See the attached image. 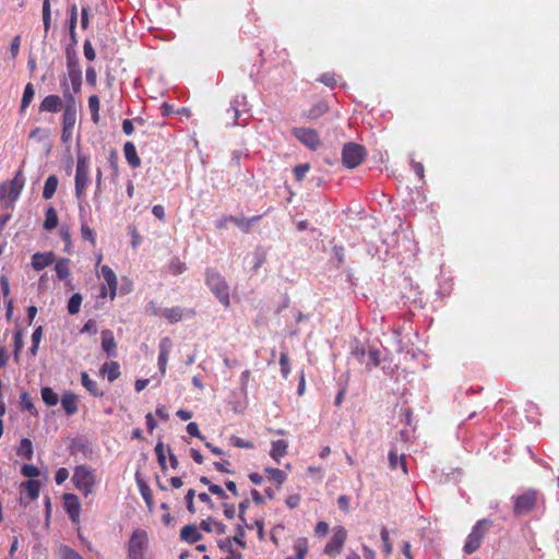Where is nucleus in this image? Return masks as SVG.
Masks as SVG:
<instances>
[{
  "label": "nucleus",
  "mask_w": 559,
  "mask_h": 559,
  "mask_svg": "<svg viewBox=\"0 0 559 559\" xmlns=\"http://www.w3.org/2000/svg\"><path fill=\"white\" fill-rule=\"evenodd\" d=\"M347 530L344 526H334L332 528V536L323 548V554L330 558L341 555L347 540Z\"/></svg>",
  "instance_id": "nucleus-6"
},
{
  "label": "nucleus",
  "mask_w": 559,
  "mask_h": 559,
  "mask_svg": "<svg viewBox=\"0 0 559 559\" xmlns=\"http://www.w3.org/2000/svg\"><path fill=\"white\" fill-rule=\"evenodd\" d=\"M58 222L59 218L56 209L53 206H49L45 213L44 228L46 230H51L58 226Z\"/></svg>",
  "instance_id": "nucleus-29"
},
{
  "label": "nucleus",
  "mask_w": 559,
  "mask_h": 559,
  "mask_svg": "<svg viewBox=\"0 0 559 559\" xmlns=\"http://www.w3.org/2000/svg\"><path fill=\"white\" fill-rule=\"evenodd\" d=\"M67 68H68V72L71 71V70H73V71H81V68L79 66V62H78V59H76L74 52L72 55L68 53V56H67Z\"/></svg>",
  "instance_id": "nucleus-59"
},
{
  "label": "nucleus",
  "mask_w": 559,
  "mask_h": 559,
  "mask_svg": "<svg viewBox=\"0 0 559 559\" xmlns=\"http://www.w3.org/2000/svg\"><path fill=\"white\" fill-rule=\"evenodd\" d=\"M61 559H83V557L73 548L68 545H62L59 548Z\"/></svg>",
  "instance_id": "nucleus-44"
},
{
  "label": "nucleus",
  "mask_w": 559,
  "mask_h": 559,
  "mask_svg": "<svg viewBox=\"0 0 559 559\" xmlns=\"http://www.w3.org/2000/svg\"><path fill=\"white\" fill-rule=\"evenodd\" d=\"M20 47H21V36L16 35L12 38L10 44V53L11 59H15L20 53Z\"/></svg>",
  "instance_id": "nucleus-54"
},
{
  "label": "nucleus",
  "mask_w": 559,
  "mask_h": 559,
  "mask_svg": "<svg viewBox=\"0 0 559 559\" xmlns=\"http://www.w3.org/2000/svg\"><path fill=\"white\" fill-rule=\"evenodd\" d=\"M330 531V525L325 521H319L314 527V535L318 538H324Z\"/></svg>",
  "instance_id": "nucleus-51"
},
{
  "label": "nucleus",
  "mask_w": 559,
  "mask_h": 559,
  "mask_svg": "<svg viewBox=\"0 0 559 559\" xmlns=\"http://www.w3.org/2000/svg\"><path fill=\"white\" fill-rule=\"evenodd\" d=\"M88 185V157L85 155H79L74 177L75 198L78 201L82 202L84 200L85 190Z\"/></svg>",
  "instance_id": "nucleus-3"
},
{
  "label": "nucleus",
  "mask_w": 559,
  "mask_h": 559,
  "mask_svg": "<svg viewBox=\"0 0 559 559\" xmlns=\"http://www.w3.org/2000/svg\"><path fill=\"white\" fill-rule=\"evenodd\" d=\"M205 283L219 302L228 308L230 306V294L225 277L215 269H206Z\"/></svg>",
  "instance_id": "nucleus-1"
},
{
  "label": "nucleus",
  "mask_w": 559,
  "mask_h": 559,
  "mask_svg": "<svg viewBox=\"0 0 559 559\" xmlns=\"http://www.w3.org/2000/svg\"><path fill=\"white\" fill-rule=\"evenodd\" d=\"M82 296L79 293L73 294L68 301V312L76 314L80 311Z\"/></svg>",
  "instance_id": "nucleus-42"
},
{
  "label": "nucleus",
  "mask_w": 559,
  "mask_h": 559,
  "mask_svg": "<svg viewBox=\"0 0 559 559\" xmlns=\"http://www.w3.org/2000/svg\"><path fill=\"white\" fill-rule=\"evenodd\" d=\"M102 348L108 357L117 356V343L115 341L112 331H110V330L102 331Z\"/></svg>",
  "instance_id": "nucleus-17"
},
{
  "label": "nucleus",
  "mask_w": 559,
  "mask_h": 559,
  "mask_svg": "<svg viewBox=\"0 0 559 559\" xmlns=\"http://www.w3.org/2000/svg\"><path fill=\"white\" fill-rule=\"evenodd\" d=\"M214 523L215 521L213 520V518L210 516L206 520L201 521L200 528L203 530L204 532L211 533L214 531Z\"/></svg>",
  "instance_id": "nucleus-64"
},
{
  "label": "nucleus",
  "mask_w": 559,
  "mask_h": 559,
  "mask_svg": "<svg viewBox=\"0 0 559 559\" xmlns=\"http://www.w3.org/2000/svg\"><path fill=\"white\" fill-rule=\"evenodd\" d=\"M82 385L93 395V396H103V391L99 390V386L95 380H92L86 371L81 373Z\"/></svg>",
  "instance_id": "nucleus-25"
},
{
  "label": "nucleus",
  "mask_w": 559,
  "mask_h": 559,
  "mask_svg": "<svg viewBox=\"0 0 559 559\" xmlns=\"http://www.w3.org/2000/svg\"><path fill=\"white\" fill-rule=\"evenodd\" d=\"M141 495L147 506L148 509H152L153 507V497H152V492H151V489L148 486L146 485H143L141 487Z\"/></svg>",
  "instance_id": "nucleus-58"
},
{
  "label": "nucleus",
  "mask_w": 559,
  "mask_h": 559,
  "mask_svg": "<svg viewBox=\"0 0 559 559\" xmlns=\"http://www.w3.org/2000/svg\"><path fill=\"white\" fill-rule=\"evenodd\" d=\"M381 540H382V544H383V552L385 556H390L393 551V546H392V543L390 540V535H389V531L383 527L381 530Z\"/></svg>",
  "instance_id": "nucleus-45"
},
{
  "label": "nucleus",
  "mask_w": 559,
  "mask_h": 559,
  "mask_svg": "<svg viewBox=\"0 0 559 559\" xmlns=\"http://www.w3.org/2000/svg\"><path fill=\"white\" fill-rule=\"evenodd\" d=\"M366 157V148L357 143L349 142L343 146L342 150V162L343 165L353 169L358 167Z\"/></svg>",
  "instance_id": "nucleus-7"
},
{
  "label": "nucleus",
  "mask_w": 559,
  "mask_h": 559,
  "mask_svg": "<svg viewBox=\"0 0 559 559\" xmlns=\"http://www.w3.org/2000/svg\"><path fill=\"white\" fill-rule=\"evenodd\" d=\"M123 154H124V157H126L128 164L132 168H138L141 166V158L139 157V155L136 153V147L132 142L128 141L124 143Z\"/></svg>",
  "instance_id": "nucleus-20"
},
{
  "label": "nucleus",
  "mask_w": 559,
  "mask_h": 559,
  "mask_svg": "<svg viewBox=\"0 0 559 559\" xmlns=\"http://www.w3.org/2000/svg\"><path fill=\"white\" fill-rule=\"evenodd\" d=\"M63 506L71 521L78 524L80 522L81 514V502L79 497L75 493H64Z\"/></svg>",
  "instance_id": "nucleus-12"
},
{
  "label": "nucleus",
  "mask_w": 559,
  "mask_h": 559,
  "mask_svg": "<svg viewBox=\"0 0 559 559\" xmlns=\"http://www.w3.org/2000/svg\"><path fill=\"white\" fill-rule=\"evenodd\" d=\"M16 454L20 456H24L26 460H32L33 457V444L32 441L27 438H23L17 447Z\"/></svg>",
  "instance_id": "nucleus-32"
},
{
  "label": "nucleus",
  "mask_w": 559,
  "mask_h": 559,
  "mask_svg": "<svg viewBox=\"0 0 559 559\" xmlns=\"http://www.w3.org/2000/svg\"><path fill=\"white\" fill-rule=\"evenodd\" d=\"M300 500H301L300 496L297 493H294L286 498L285 503L289 509H295L299 506Z\"/></svg>",
  "instance_id": "nucleus-61"
},
{
  "label": "nucleus",
  "mask_w": 559,
  "mask_h": 559,
  "mask_svg": "<svg viewBox=\"0 0 559 559\" xmlns=\"http://www.w3.org/2000/svg\"><path fill=\"white\" fill-rule=\"evenodd\" d=\"M13 346H14V358L15 360L19 359L20 357V353L24 346V342H23V333L21 330H16L13 334Z\"/></svg>",
  "instance_id": "nucleus-43"
},
{
  "label": "nucleus",
  "mask_w": 559,
  "mask_h": 559,
  "mask_svg": "<svg viewBox=\"0 0 559 559\" xmlns=\"http://www.w3.org/2000/svg\"><path fill=\"white\" fill-rule=\"evenodd\" d=\"M230 443L239 449H254V443L252 441L242 439L240 437H231Z\"/></svg>",
  "instance_id": "nucleus-49"
},
{
  "label": "nucleus",
  "mask_w": 559,
  "mask_h": 559,
  "mask_svg": "<svg viewBox=\"0 0 559 559\" xmlns=\"http://www.w3.org/2000/svg\"><path fill=\"white\" fill-rule=\"evenodd\" d=\"M43 23H44V32L45 36L50 29L51 25V7L49 0L43 1Z\"/></svg>",
  "instance_id": "nucleus-37"
},
{
  "label": "nucleus",
  "mask_w": 559,
  "mask_h": 559,
  "mask_svg": "<svg viewBox=\"0 0 559 559\" xmlns=\"http://www.w3.org/2000/svg\"><path fill=\"white\" fill-rule=\"evenodd\" d=\"M264 472L270 475V479L275 481L278 487L286 480V474L282 469L275 467H265Z\"/></svg>",
  "instance_id": "nucleus-39"
},
{
  "label": "nucleus",
  "mask_w": 559,
  "mask_h": 559,
  "mask_svg": "<svg viewBox=\"0 0 559 559\" xmlns=\"http://www.w3.org/2000/svg\"><path fill=\"white\" fill-rule=\"evenodd\" d=\"M100 272H102V276L106 283V285L102 286L100 296L103 298L109 296L110 299L112 300V299H115V297L117 295V287H118V281H117L116 273L114 272V270L110 266H108L106 264L102 266Z\"/></svg>",
  "instance_id": "nucleus-11"
},
{
  "label": "nucleus",
  "mask_w": 559,
  "mask_h": 559,
  "mask_svg": "<svg viewBox=\"0 0 559 559\" xmlns=\"http://www.w3.org/2000/svg\"><path fill=\"white\" fill-rule=\"evenodd\" d=\"M179 536L182 542L188 544H195L203 538L199 528L194 524H187L182 526Z\"/></svg>",
  "instance_id": "nucleus-16"
},
{
  "label": "nucleus",
  "mask_w": 559,
  "mask_h": 559,
  "mask_svg": "<svg viewBox=\"0 0 559 559\" xmlns=\"http://www.w3.org/2000/svg\"><path fill=\"white\" fill-rule=\"evenodd\" d=\"M147 534L143 530L133 531L128 543V558L129 559H144V547L146 544Z\"/></svg>",
  "instance_id": "nucleus-8"
},
{
  "label": "nucleus",
  "mask_w": 559,
  "mask_h": 559,
  "mask_svg": "<svg viewBox=\"0 0 559 559\" xmlns=\"http://www.w3.org/2000/svg\"><path fill=\"white\" fill-rule=\"evenodd\" d=\"M80 221H81V227H80V230H81V236H82V239L85 240V241H88L93 247L96 246V231L94 228H92L85 218H83L82 216H80Z\"/></svg>",
  "instance_id": "nucleus-26"
},
{
  "label": "nucleus",
  "mask_w": 559,
  "mask_h": 559,
  "mask_svg": "<svg viewBox=\"0 0 559 559\" xmlns=\"http://www.w3.org/2000/svg\"><path fill=\"white\" fill-rule=\"evenodd\" d=\"M20 407L22 411H28L33 415H37L35 404L33 403L28 392H23L20 396Z\"/></svg>",
  "instance_id": "nucleus-36"
},
{
  "label": "nucleus",
  "mask_w": 559,
  "mask_h": 559,
  "mask_svg": "<svg viewBox=\"0 0 559 559\" xmlns=\"http://www.w3.org/2000/svg\"><path fill=\"white\" fill-rule=\"evenodd\" d=\"M59 179L56 175H50L45 181L43 189V198L49 200L53 197L57 191Z\"/></svg>",
  "instance_id": "nucleus-28"
},
{
  "label": "nucleus",
  "mask_w": 559,
  "mask_h": 559,
  "mask_svg": "<svg viewBox=\"0 0 559 559\" xmlns=\"http://www.w3.org/2000/svg\"><path fill=\"white\" fill-rule=\"evenodd\" d=\"M86 82L91 86H95L96 85L97 74H96V71L94 70V68H92V67H88L86 69Z\"/></svg>",
  "instance_id": "nucleus-62"
},
{
  "label": "nucleus",
  "mask_w": 559,
  "mask_h": 559,
  "mask_svg": "<svg viewBox=\"0 0 559 559\" xmlns=\"http://www.w3.org/2000/svg\"><path fill=\"white\" fill-rule=\"evenodd\" d=\"M389 465L392 471L397 469V467H401L403 473L407 474V463H406V456L404 454L397 455V453L394 450H391L389 452Z\"/></svg>",
  "instance_id": "nucleus-23"
},
{
  "label": "nucleus",
  "mask_w": 559,
  "mask_h": 559,
  "mask_svg": "<svg viewBox=\"0 0 559 559\" xmlns=\"http://www.w3.org/2000/svg\"><path fill=\"white\" fill-rule=\"evenodd\" d=\"M280 366L283 378L287 379L290 373L289 358L286 352L281 353Z\"/></svg>",
  "instance_id": "nucleus-48"
},
{
  "label": "nucleus",
  "mask_w": 559,
  "mask_h": 559,
  "mask_svg": "<svg viewBox=\"0 0 559 559\" xmlns=\"http://www.w3.org/2000/svg\"><path fill=\"white\" fill-rule=\"evenodd\" d=\"M72 481L78 490H80L85 497H88L96 484V476L94 471L86 465H78L74 468Z\"/></svg>",
  "instance_id": "nucleus-2"
},
{
  "label": "nucleus",
  "mask_w": 559,
  "mask_h": 559,
  "mask_svg": "<svg viewBox=\"0 0 559 559\" xmlns=\"http://www.w3.org/2000/svg\"><path fill=\"white\" fill-rule=\"evenodd\" d=\"M492 522L487 519L479 520L472 528V532L468 534L465 545L464 551L467 555H471L479 549L481 545V540L485 535L488 533Z\"/></svg>",
  "instance_id": "nucleus-4"
},
{
  "label": "nucleus",
  "mask_w": 559,
  "mask_h": 559,
  "mask_svg": "<svg viewBox=\"0 0 559 559\" xmlns=\"http://www.w3.org/2000/svg\"><path fill=\"white\" fill-rule=\"evenodd\" d=\"M329 109L325 102H318L310 109L304 112V117L309 120H317L322 117Z\"/></svg>",
  "instance_id": "nucleus-24"
},
{
  "label": "nucleus",
  "mask_w": 559,
  "mask_h": 559,
  "mask_svg": "<svg viewBox=\"0 0 559 559\" xmlns=\"http://www.w3.org/2000/svg\"><path fill=\"white\" fill-rule=\"evenodd\" d=\"M23 486L25 488V491H26L27 496L32 500H35V499L38 498L39 491H40V481L39 480L28 479L27 481H25L23 484Z\"/></svg>",
  "instance_id": "nucleus-33"
},
{
  "label": "nucleus",
  "mask_w": 559,
  "mask_h": 559,
  "mask_svg": "<svg viewBox=\"0 0 559 559\" xmlns=\"http://www.w3.org/2000/svg\"><path fill=\"white\" fill-rule=\"evenodd\" d=\"M5 183L9 186L10 202L13 203L19 199L24 188L25 179L23 176V169L20 168L14 178Z\"/></svg>",
  "instance_id": "nucleus-15"
},
{
  "label": "nucleus",
  "mask_w": 559,
  "mask_h": 559,
  "mask_svg": "<svg viewBox=\"0 0 559 559\" xmlns=\"http://www.w3.org/2000/svg\"><path fill=\"white\" fill-rule=\"evenodd\" d=\"M64 82H67L68 88L70 86L72 87V91H73L72 95L79 93L81 90V85H82V71L71 70V71L67 72V76L61 82L62 87H63Z\"/></svg>",
  "instance_id": "nucleus-21"
},
{
  "label": "nucleus",
  "mask_w": 559,
  "mask_h": 559,
  "mask_svg": "<svg viewBox=\"0 0 559 559\" xmlns=\"http://www.w3.org/2000/svg\"><path fill=\"white\" fill-rule=\"evenodd\" d=\"M236 534L231 537V540L239 545L241 548H246V531L242 524H238L236 527Z\"/></svg>",
  "instance_id": "nucleus-46"
},
{
  "label": "nucleus",
  "mask_w": 559,
  "mask_h": 559,
  "mask_svg": "<svg viewBox=\"0 0 559 559\" xmlns=\"http://www.w3.org/2000/svg\"><path fill=\"white\" fill-rule=\"evenodd\" d=\"M84 56L88 61H93L96 58V52L92 46V43L90 40L84 41L83 46Z\"/></svg>",
  "instance_id": "nucleus-57"
},
{
  "label": "nucleus",
  "mask_w": 559,
  "mask_h": 559,
  "mask_svg": "<svg viewBox=\"0 0 559 559\" xmlns=\"http://www.w3.org/2000/svg\"><path fill=\"white\" fill-rule=\"evenodd\" d=\"M296 559H306L308 554V542L306 538H299L294 546Z\"/></svg>",
  "instance_id": "nucleus-41"
},
{
  "label": "nucleus",
  "mask_w": 559,
  "mask_h": 559,
  "mask_svg": "<svg viewBox=\"0 0 559 559\" xmlns=\"http://www.w3.org/2000/svg\"><path fill=\"white\" fill-rule=\"evenodd\" d=\"M318 81L330 88H333L337 84V78L334 72L323 73Z\"/></svg>",
  "instance_id": "nucleus-47"
},
{
  "label": "nucleus",
  "mask_w": 559,
  "mask_h": 559,
  "mask_svg": "<svg viewBox=\"0 0 559 559\" xmlns=\"http://www.w3.org/2000/svg\"><path fill=\"white\" fill-rule=\"evenodd\" d=\"M62 108V99L60 96L51 94L46 96L40 105H39V111H46V112H58Z\"/></svg>",
  "instance_id": "nucleus-18"
},
{
  "label": "nucleus",
  "mask_w": 559,
  "mask_h": 559,
  "mask_svg": "<svg viewBox=\"0 0 559 559\" xmlns=\"http://www.w3.org/2000/svg\"><path fill=\"white\" fill-rule=\"evenodd\" d=\"M310 169V165L308 163L298 164L294 168V175L297 181H302L306 177L307 173Z\"/></svg>",
  "instance_id": "nucleus-50"
},
{
  "label": "nucleus",
  "mask_w": 559,
  "mask_h": 559,
  "mask_svg": "<svg viewBox=\"0 0 559 559\" xmlns=\"http://www.w3.org/2000/svg\"><path fill=\"white\" fill-rule=\"evenodd\" d=\"M53 260H55V255L52 252H45V253L37 252L32 258V266L36 271H41L45 267H47L48 265H50L53 262Z\"/></svg>",
  "instance_id": "nucleus-19"
},
{
  "label": "nucleus",
  "mask_w": 559,
  "mask_h": 559,
  "mask_svg": "<svg viewBox=\"0 0 559 559\" xmlns=\"http://www.w3.org/2000/svg\"><path fill=\"white\" fill-rule=\"evenodd\" d=\"M41 399L48 406H55L59 401L58 394L55 393L53 390L49 386L41 389Z\"/></svg>",
  "instance_id": "nucleus-38"
},
{
  "label": "nucleus",
  "mask_w": 559,
  "mask_h": 559,
  "mask_svg": "<svg viewBox=\"0 0 559 559\" xmlns=\"http://www.w3.org/2000/svg\"><path fill=\"white\" fill-rule=\"evenodd\" d=\"M187 432L192 436V437H195L202 441L205 440V437L201 433L200 429H199V425L194 421H191L187 425Z\"/></svg>",
  "instance_id": "nucleus-55"
},
{
  "label": "nucleus",
  "mask_w": 559,
  "mask_h": 559,
  "mask_svg": "<svg viewBox=\"0 0 559 559\" xmlns=\"http://www.w3.org/2000/svg\"><path fill=\"white\" fill-rule=\"evenodd\" d=\"M155 454L157 456V462H158V465L160 467V469L163 472H165L167 469V464H166V455H165V447H164V443L162 441H158L155 445Z\"/></svg>",
  "instance_id": "nucleus-40"
},
{
  "label": "nucleus",
  "mask_w": 559,
  "mask_h": 559,
  "mask_svg": "<svg viewBox=\"0 0 559 559\" xmlns=\"http://www.w3.org/2000/svg\"><path fill=\"white\" fill-rule=\"evenodd\" d=\"M539 493L535 489H527L514 498L513 513L522 516L535 510Z\"/></svg>",
  "instance_id": "nucleus-5"
},
{
  "label": "nucleus",
  "mask_w": 559,
  "mask_h": 559,
  "mask_svg": "<svg viewBox=\"0 0 559 559\" xmlns=\"http://www.w3.org/2000/svg\"><path fill=\"white\" fill-rule=\"evenodd\" d=\"M292 133L299 142L311 151H317L322 145L319 134L314 129L295 127L292 129Z\"/></svg>",
  "instance_id": "nucleus-9"
},
{
  "label": "nucleus",
  "mask_w": 559,
  "mask_h": 559,
  "mask_svg": "<svg viewBox=\"0 0 559 559\" xmlns=\"http://www.w3.org/2000/svg\"><path fill=\"white\" fill-rule=\"evenodd\" d=\"M63 95L67 99V104L63 106L62 126L74 129L78 110L74 96L68 93L67 82L63 83Z\"/></svg>",
  "instance_id": "nucleus-10"
},
{
  "label": "nucleus",
  "mask_w": 559,
  "mask_h": 559,
  "mask_svg": "<svg viewBox=\"0 0 559 559\" xmlns=\"http://www.w3.org/2000/svg\"><path fill=\"white\" fill-rule=\"evenodd\" d=\"M171 347H173V342L168 336L163 337L159 341V345H158L159 355H158L157 365H158V369L162 374L166 373L168 358H169Z\"/></svg>",
  "instance_id": "nucleus-14"
},
{
  "label": "nucleus",
  "mask_w": 559,
  "mask_h": 559,
  "mask_svg": "<svg viewBox=\"0 0 559 559\" xmlns=\"http://www.w3.org/2000/svg\"><path fill=\"white\" fill-rule=\"evenodd\" d=\"M34 95H35L34 85L32 83H27L24 88L22 100H21V108H20L21 111H24L29 106V104L32 103V100L34 98Z\"/></svg>",
  "instance_id": "nucleus-34"
},
{
  "label": "nucleus",
  "mask_w": 559,
  "mask_h": 559,
  "mask_svg": "<svg viewBox=\"0 0 559 559\" xmlns=\"http://www.w3.org/2000/svg\"><path fill=\"white\" fill-rule=\"evenodd\" d=\"M61 405L67 415H74L79 411L76 395L72 392L62 395Z\"/></svg>",
  "instance_id": "nucleus-22"
},
{
  "label": "nucleus",
  "mask_w": 559,
  "mask_h": 559,
  "mask_svg": "<svg viewBox=\"0 0 559 559\" xmlns=\"http://www.w3.org/2000/svg\"><path fill=\"white\" fill-rule=\"evenodd\" d=\"M380 355L381 352L377 348L370 349L368 353L370 365H368V369L371 367H378L380 365Z\"/></svg>",
  "instance_id": "nucleus-56"
},
{
  "label": "nucleus",
  "mask_w": 559,
  "mask_h": 559,
  "mask_svg": "<svg viewBox=\"0 0 559 559\" xmlns=\"http://www.w3.org/2000/svg\"><path fill=\"white\" fill-rule=\"evenodd\" d=\"M70 260L69 259H60L57 261L56 265H55V270H56V273H57V276L60 281H64L67 280L71 272H70Z\"/></svg>",
  "instance_id": "nucleus-30"
},
{
  "label": "nucleus",
  "mask_w": 559,
  "mask_h": 559,
  "mask_svg": "<svg viewBox=\"0 0 559 559\" xmlns=\"http://www.w3.org/2000/svg\"><path fill=\"white\" fill-rule=\"evenodd\" d=\"M194 497H195V490L190 488L188 491H187V495L185 497V500H186V504H187V510L191 513V514H194L195 513V507H194Z\"/></svg>",
  "instance_id": "nucleus-53"
},
{
  "label": "nucleus",
  "mask_w": 559,
  "mask_h": 559,
  "mask_svg": "<svg viewBox=\"0 0 559 559\" xmlns=\"http://www.w3.org/2000/svg\"><path fill=\"white\" fill-rule=\"evenodd\" d=\"M21 473L25 477L33 478L39 475V469L33 464H24L21 468Z\"/></svg>",
  "instance_id": "nucleus-52"
},
{
  "label": "nucleus",
  "mask_w": 559,
  "mask_h": 559,
  "mask_svg": "<svg viewBox=\"0 0 559 559\" xmlns=\"http://www.w3.org/2000/svg\"><path fill=\"white\" fill-rule=\"evenodd\" d=\"M102 370L104 372H107V377L110 382L115 381L120 377V367L119 364L116 361L105 364Z\"/></svg>",
  "instance_id": "nucleus-35"
},
{
  "label": "nucleus",
  "mask_w": 559,
  "mask_h": 559,
  "mask_svg": "<svg viewBox=\"0 0 559 559\" xmlns=\"http://www.w3.org/2000/svg\"><path fill=\"white\" fill-rule=\"evenodd\" d=\"M88 108L91 111L93 122L98 123L100 120V116H99L100 100L97 95L94 94L88 97Z\"/></svg>",
  "instance_id": "nucleus-31"
},
{
  "label": "nucleus",
  "mask_w": 559,
  "mask_h": 559,
  "mask_svg": "<svg viewBox=\"0 0 559 559\" xmlns=\"http://www.w3.org/2000/svg\"><path fill=\"white\" fill-rule=\"evenodd\" d=\"M69 477V471L66 467H60L55 474V480L58 485L64 483Z\"/></svg>",
  "instance_id": "nucleus-60"
},
{
  "label": "nucleus",
  "mask_w": 559,
  "mask_h": 559,
  "mask_svg": "<svg viewBox=\"0 0 559 559\" xmlns=\"http://www.w3.org/2000/svg\"><path fill=\"white\" fill-rule=\"evenodd\" d=\"M209 491L223 500L228 499V496L225 492V490L218 485H215V484L211 485V488Z\"/></svg>",
  "instance_id": "nucleus-63"
},
{
  "label": "nucleus",
  "mask_w": 559,
  "mask_h": 559,
  "mask_svg": "<svg viewBox=\"0 0 559 559\" xmlns=\"http://www.w3.org/2000/svg\"><path fill=\"white\" fill-rule=\"evenodd\" d=\"M163 317L169 322V323H177L185 318H192L195 316L194 309H187L182 307H173V308H165L162 312Z\"/></svg>",
  "instance_id": "nucleus-13"
},
{
  "label": "nucleus",
  "mask_w": 559,
  "mask_h": 559,
  "mask_svg": "<svg viewBox=\"0 0 559 559\" xmlns=\"http://www.w3.org/2000/svg\"><path fill=\"white\" fill-rule=\"evenodd\" d=\"M288 444L285 440L278 439L272 442V448L270 451V455L277 463H280V459L283 457L287 453Z\"/></svg>",
  "instance_id": "nucleus-27"
}]
</instances>
